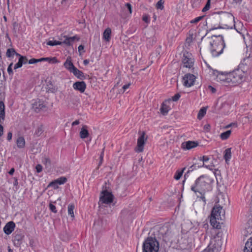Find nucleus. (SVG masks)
Listing matches in <instances>:
<instances>
[{"instance_id":"1","label":"nucleus","mask_w":252,"mask_h":252,"mask_svg":"<svg viewBox=\"0 0 252 252\" xmlns=\"http://www.w3.org/2000/svg\"><path fill=\"white\" fill-rule=\"evenodd\" d=\"M212 180L207 176L202 175L198 178L193 185L191 187V189L197 196L198 193L200 195L201 198L204 203H206L204 196L206 192L212 189L211 183Z\"/></svg>"},{"instance_id":"2","label":"nucleus","mask_w":252,"mask_h":252,"mask_svg":"<svg viewBox=\"0 0 252 252\" xmlns=\"http://www.w3.org/2000/svg\"><path fill=\"white\" fill-rule=\"evenodd\" d=\"M210 50L214 57L220 55L225 47V44L222 35H213L209 38Z\"/></svg>"},{"instance_id":"3","label":"nucleus","mask_w":252,"mask_h":252,"mask_svg":"<svg viewBox=\"0 0 252 252\" xmlns=\"http://www.w3.org/2000/svg\"><path fill=\"white\" fill-rule=\"evenodd\" d=\"M214 16L217 19L220 20V24L225 28L232 29L235 27V20L234 16L230 13L221 12L215 14Z\"/></svg>"},{"instance_id":"4","label":"nucleus","mask_w":252,"mask_h":252,"mask_svg":"<svg viewBox=\"0 0 252 252\" xmlns=\"http://www.w3.org/2000/svg\"><path fill=\"white\" fill-rule=\"evenodd\" d=\"M221 235L220 233H218L211 239L207 248L205 249V252H219L221 250Z\"/></svg>"},{"instance_id":"5","label":"nucleus","mask_w":252,"mask_h":252,"mask_svg":"<svg viewBox=\"0 0 252 252\" xmlns=\"http://www.w3.org/2000/svg\"><path fill=\"white\" fill-rule=\"evenodd\" d=\"M158 242L155 238L148 237L143 244V252H158Z\"/></svg>"},{"instance_id":"6","label":"nucleus","mask_w":252,"mask_h":252,"mask_svg":"<svg viewBox=\"0 0 252 252\" xmlns=\"http://www.w3.org/2000/svg\"><path fill=\"white\" fill-rule=\"evenodd\" d=\"M60 39L62 40L56 41V40H50L47 42V44L50 46H55L57 45H62L63 44H65L67 46L72 45L73 43L75 41H78L80 39L79 37L75 35L72 37H68L64 35L61 36Z\"/></svg>"},{"instance_id":"7","label":"nucleus","mask_w":252,"mask_h":252,"mask_svg":"<svg viewBox=\"0 0 252 252\" xmlns=\"http://www.w3.org/2000/svg\"><path fill=\"white\" fill-rule=\"evenodd\" d=\"M228 77H229L230 85H235L242 81L243 79V73L242 70L238 69L229 73Z\"/></svg>"},{"instance_id":"8","label":"nucleus","mask_w":252,"mask_h":252,"mask_svg":"<svg viewBox=\"0 0 252 252\" xmlns=\"http://www.w3.org/2000/svg\"><path fill=\"white\" fill-rule=\"evenodd\" d=\"M113 200V195L107 190L103 191L100 195L99 204L100 207H105L103 204L110 205Z\"/></svg>"},{"instance_id":"9","label":"nucleus","mask_w":252,"mask_h":252,"mask_svg":"<svg viewBox=\"0 0 252 252\" xmlns=\"http://www.w3.org/2000/svg\"><path fill=\"white\" fill-rule=\"evenodd\" d=\"M183 66L187 68H191L194 64V58L192 54L187 51H185L183 53Z\"/></svg>"},{"instance_id":"10","label":"nucleus","mask_w":252,"mask_h":252,"mask_svg":"<svg viewBox=\"0 0 252 252\" xmlns=\"http://www.w3.org/2000/svg\"><path fill=\"white\" fill-rule=\"evenodd\" d=\"M220 220H223L224 219L225 211L224 210L220 205H216L213 208L211 216H218L220 217Z\"/></svg>"},{"instance_id":"11","label":"nucleus","mask_w":252,"mask_h":252,"mask_svg":"<svg viewBox=\"0 0 252 252\" xmlns=\"http://www.w3.org/2000/svg\"><path fill=\"white\" fill-rule=\"evenodd\" d=\"M196 77L192 74L188 73L183 77V84L187 87H190L193 85Z\"/></svg>"},{"instance_id":"12","label":"nucleus","mask_w":252,"mask_h":252,"mask_svg":"<svg viewBox=\"0 0 252 252\" xmlns=\"http://www.w3.org/2000/svg\"><path fill=\"white\" fill-rule=\"evenodd\" d=\"M145 133L142 132L140 136L137 139V145L135 148V151L138 153L142 152L143 151L144 146L146 140L145 138Z\"/></svg>"},{"instance_id":"13","label":"nucleus","mask_w":252,"mask_h":252,"mask_svg":"<svg viewBox=\"0 0 252 252\" xmlns=\"http://www.w3.org/2000/svg\"><path fill=\"white\" fill-rule=\"evenodd\" d=\"M217 80L218 82L223 84L224 85H230L229 77L228 73L219 72L217 75Z\"/></svg>"},{"instance_id":"14","label":"nucleus","mask_w":252,"mask_h":252,"mask_svg":"<svg viewBox=\"0 0 252 252\" xmlns=\"http://www.w3.org/2000/svg\"><path fill=\"white\" fill-rule=\"evenodd\" d=\"M209 159L210 158L207 156H204L202 157H200V160L202 161L203 163L202 164L198 165L197 167L200 168L201 167H204L211 170H213L214 169V166L212 163H208Z\"/></svg>"},{"instance_id":"15","label":"nucleus","mask_w":252,"mask_h":252,"mask_svg":"<svg viewBox=\"0 0 252 252\" xmlns=\"http://www.w3.org/2000/svg\"><path fill=\"white\" fill-rule=\"evenodd\" d=\"M191 246V243L189 242L187 239H182L181 242L180 243V247L181 249L186 250L187 252H189Z\"/></svg>"},{"instance_id":"16","label":"nucleus","mask_w":252,"mask_h":252,"mask_svg":"<svg viewBox=\"0 0 252 252\" xmlns=\"http://www.w3.org/2000/svg\"><path fill=\"white\" fill-rule=\"evenodd\" d=\"M15 224L14 222L11 221L6 224L3 228V231L7 235H9L14 230Z\"/></svg>"},{"instance_id":"17","label":"nucleus","mask_w":252,"mask_h":252,"mask_svg":"<svg viewBox=\"0 0 252 252\" xmlns=\"http://www.w3.org/2000/svg\"><path fill=\"white\" fill-rule=\"evenodd\" d=\"M198 144L192 141H188L182 144V148L185 150H190L198 146Z\"/></svg>"},{"instance_id":"18","label":"nucleus","mask_w":252,"mask_h":252,"mask_svg":"<svg viewBox=\"0 0 252 252\" xmlns=\"http://www.w3.org/2000/svg\"><path fill=\"white\" fill-rule=\"evenodd\" d=\"M170 100H166L162 103L160 108V111L162 115H166L170 110V107L168 105V103L170 102Z\"/></svg>"},{"instance_id":"19","label":"nucleus","mask_w":252,"mask_h":252,"mask_svg":"<svg viewBox=\"0 0 252 252\" xmlns=\"http://www.w3.org/2000/svg\"><path fill=\"white\" fill-rule=\"evenodd\" d=\"M32 107L36 112H39L45 108L46 105L43 101L38 100L33 104Z\"/></svg>"},{"instance_id":"20","label":"nucleus","mask_w":252,"mask_h":252,"mask_svg":"<svg viewBox=\"0 0 252 252\" xmlns=\"http://www.w3.org/2000/svg\"><path fill=\"white\" fill-rule=\"evenodd\" d=\"M73 88L75 90L79 91L80 92L83 93L85 91L86 86L84 82H77L74 83L73 85Z\"/></svg>"},{"instance_id":"21","label":"nucleus","mask_w":252,"mask_h":252,"mask_svg":"<svg viewBox=\"0 0 252 252\" xmlns=\"http://www.w3.org/2000/svg\"><path fill=\"white\" fill-rule=\"evenodd\" d=\"M27 62L28 59L26 57L20 56L18 63L14 65V69H16L18 68L21 67L22 66L23 64H26Z\"/></svg>"},{"instance_id":"22","label":"nucleus","mask_w":252,"mask_h":252,"mask_svg":"<svg viewBox=\"0 0 252 252\" xmlns=\"http://www.w3.org/2000/svg\"><path fill=\"white\" fill-rule=\"evenodd\" d=\"M219 216H220V217H219L218 216H217V217L216 216L215 217V216L211 215L210 221L211 224L214 227L218 228L220 223L218 222V220H220V215Z\"/></svg>"},{"instance_id":"23","label":"nucleus","mask_w":252,"mask_h":252,"mask_svg":"<svg viewBox=\"0 0 252 252\" xmlns=\"http://www.w3.org/2000/svg\"><path fill=\"white\" fill-rule=\"evenodd\" d=\"M89 136V132L87 130V126H83L80 132V137L82 139H85Z\"/></svg>"},{"instance_id":"24","label":"nucleus","mask_w":252,"mask_h":252,"mask_svg":"<svg viewBox=\"0 0 252 252\" xmlns=\"http://www.w3.org/2000/svg\"><path fill=\"white\" fill-rule=\"evenodd\" d=\"M244 252H252V238H249L246 243Z\"/></svg>"},{"instance_id":"25","label":"nucleus","mask_w":252,"mask_h":252,"mask_svg":"<svg viewBox=\"0 0 252 252\" xmlns=\"http://www.w3.org/2000/svg\"><path fill=\"white\" fill-rule=\"evenodd\" d=\"M63 65L70 72H71L73 68L75 67L74 65L71 62L70 59L69 58H67V60L64 63Z\"/></svg>"},{"instance_id":"26","label":"nucleus","mask_w":252,"mask_h":252,"mask_svg":"<svg viewBox=\"0 0 252 252\" xmlns=\"http://www.w3.org/2000/svg\"><path fill=\"white\" fill-rule=\"evenodd\" d=\"M5 106L2 101H0V123H1V120L3 121L5 117L4 112Z\"/></svg>"},{"instance_id":"27","label":"nucleus","mask_w":252,"mask_h":252,"mask_svg":"<svg viewBox=\"0 0 252 252\" xmlns=\"http://www.w3.org/2000/svg\"><path fill=\"white\" fill-rule=\"evenodd\" d=\"M158 231L161 236L166 237V236L168 235L169 228L167 226H163L160 227Z\"/></svg>"},{"instance_id":"28","label":"nucleus","mask_w":252,"mask_h":252,"mask_svg":"<svg viewBox=\"0 0 252 252\" xmlns=\"http://www.w3.org/2000/svg\"><path fill=\"white\" fill-rule=\"evenodd\" d=\"M111 34V30L108 28L104 32L103 34V38L107 41H109Z\"/></svg>"},{"instance_id":"29","label":"nucleus","mask_w":252,"mask_h":252,"mask_svg":"<svg viewBox=\"0 0 252 252\" xmlns=\"http://www.w3.org/2000/svg\"><path fill=\"white\" fill-rule=\"evenodd\" d=\"M71 72L73 73L75 76L79 78L82 79L84 77L83 73L78 70L76 67L73 68Z\"/></svg>"},{"instance_id":"30","label":"nucleus","mask_w":252,"mask_h":252,"mask_svg":"<svg viewBox=\"0 0 252 252\" xmlns=\"http://www.w3.org/2000/svg\"><path fill=\"white\" fill-rule=\"evenodd\" d=\"M17 145L19 148H23L25 145V141L23 137H19L16 141Z\"/></svg>"},{"instance_id":"31","label":"nucleus","mask_w":252,"mask_h":252,"mask_svg":"<svg viewBox=\"0 0 252 252\" xmlns=\"http://www.w3.org/2000/svg\"><path fill=\"white\" fill-rule=\"evenodd\" d=\"M42 61H47L50 63H57L58 61L56 57L53 58H42L39 59V62Z\"/></svg>"},{"instance_id":"32","label":"nucleus","mask_w":252,"mask_h":252,"mask_svg":"<svg viewBox=\"0 0 252 252\" xmlns=\"http://www.w3.org/2000/svg\"><path fill=\"white\" fill-rule=\"evenodd\" d=\"M231 157V149L227 148L224 151V158L227 162L230 160Z\"/></svg>"},{"instance_id":"33","label":"nucleus","mask_w":252,"mask_h":252,"mask_svg":"<svg viewBox=\"0 0 252 252\" xmlns=\"http://www.w3.org/2000/svg\"><path fill=\"white\" fill-rule=\"evenodd\" d=\"M207 109L205 107L201 108L197 115V118L199 120H201L203 118V117L205 116L206 113Z\"/></svg>"},{"instance_id":"34","label":"nucleus","mask_w":252,"mask_h":252,"mask_svg":"<svg viewBox=\"0 0 252 252\" xmlns=\"http://www.w3.org/2000/svg\"><path fill=\"white\" fill-rule=\"evenodd\" d=\"M74 209V205L72 204H69L68 206V214L70 215L72 218H74V213L73 210Z\"/></svg>"},{"instance_id":"35","label":"nucleus","mask_w":252,"mask_h":252,"mask_svg":"<svg viewBox=\"0 0 252 252\" xmlns=\"http://www.w3.org/2000/svg\"><path fill=\"white\" fill-rule=\"evenodd\" d=\"M231 132V130H227L224 132L221 133L220 135L221 139L222 140H225L227 139L230 136Z\"/></svg>"},{"instance_id":"36","label":"nucleus","mask_w":252,"mask_h":252,"mask_svg":"<svg viewBox=\"0 0 252 252\" xmlns=\"http://www.w3.org/2000/svg\"><path fill=\"white\" fill-rule=\"evenodd\" d=\"M55 181L58 185H61L64 184L67 181V179L64 177H61Z\"/></svg>"},{"instance_id":"37","label":"nucleus","mask_w":252,"mask_h":252,"mask_svg":"<svg viewBox=\"0 0 252 252\" xmlns=\"http://www.w3.org/2000/svg\"><path fill=\"white\" fill-rule=\"evenodd\" d=\"M43 131V126H38L35 130L34 132V135H35L37 137H39L42 134Z\"/></svg>"},{"instance_id":"38","label":"nucleus","mask_w":252,"mask_h":252,"mask_svg":"<svg viewBox=\"0 0 252 252\" xmlns=\"http://www.w3.org/2000/svg\"><path fill=\"white\" fill-rule=\"evenodd\" d=\"M185 169L186 168H184L181 171L177 170L174 175V178L177 180H179L182 177L183 173Z\"/></svg>"},{"instance_id":"39","label":"nucleus","mask_w":252,"mask_h":252,"mask_svg":"<svg viewBox=\"0 0 252 252\" xmlns=\"http://www.w3.org/2000/svg\"><path fill=\"white\" fill-rule=\"evenodd\" d=\"M164 1L162 0H159L156 4V8L162 10L164 8Z\"/></svg>"},{"instance_id":"40","label":"nucleus","mask_w":252,"mask_h":252,"mask_svg":"<svg viewBox=\"0 0 252 252\" xmlns=\"http://www.w3.org/2000/svg\"><path fill=\"white\" fill-rule=\"evenodd\" d=\"M15 53V51L13 49H8L6 51V56L7 57H11Z\"/></svg>"},{"instance_id":"41","label":"nucleus","mask_w":252,"mask_h":252,"mask_svg":"<svg viewBox=\"0 0 252 252\" xmlns=\"http://www.w3.org/2000/svg\"><path fill=\"white\" fill-rule=\"evenodd\" d=\"M42 162L44 163L46 166H49L50 165L51 162L50 159L47 158H44L42 160Z\"/></svg>"},{"instance_id":"42","label":"nucleus","mask_w":252,"mask_h":252,"mask_svg":"<svg viewBox=\"0 0 252 252\" xmlns=\"http://www.w3.org/2000/svg\"><path fill=\"white\" fill-rule=\"evenodd\" d=\"M203 16L197 17L194 18V19L191 20L190 23L193 24H196L198 23L199 21H200L203 18Z\"/></svg>"},{"instance_id":"43","label":"nucleus","mask_w":252,"mask_h":252,"mask_svg":"<svg viewBox=\"0 0 252 252\" xmlns=\"http://www.w3.org/2000/svg\"><path fill=\"white\" fill-rule=\"evenodd\" d=\"M48 187H52L54 189H57L59 188V185L54 180V181H52L49 184Z\"/></svg>"},{"instance_id":"44","label":"nucleus","mask_w":252,"mask_h":252,"mask_svg":"<svg viewBox=\"0 0 252 252\" xmlns=\"http://www.w3.org/2000/svg\"><path fill=\"white\" fill-rule=\"evenodd\" d=\"M210 0H208V1L207 2L206 5L204 6V7L202 9V11L205 12V11H207L210 8Z\"/></svg>"},{"instance_id":"45","label":"nucleus","mask_w":252,"mask_h":252,"mask_svg":"<svg viewBox=\"0 0 252 252\" xmlns=\"http://www.w3.org/2000/svg\"><path fill=\"white\" fill-rule=\"evenodd\" d=\"M49 208L52 212L57 213V211L56 210V206L51 203L49 204Z\"/></svg>"},{"instance_id":"46","label":"nucleus","mask_w":252,"mask_h":252,"mask_svg":"<svg viewBox=\"0 0 252 252\" xmlns=\"http://www.w3.org/2000/svg\"><path fill=\"white\" fill-rule=\"evenodd\" d=\"M197 165H197V164L195 163V164L192 165V166H190L188 171V173L190 171H192L194 169H196L197 168H198L197 167Z\"/></svg>"},{"instance_id":"47","label":"nucleus","mask_w":252,"mask_h":252,"mask_svg":"<svg viewBox=\"0 0 252 252\" xmlns=\"http://www.w3.org/2000/svg\"><path fill=\"white\" fill-rule=\"evenodd\" d=\"M180 96H181V95L179 94H177L175 95H174L173 96H172V100L174 101H176L179 99Z\"/></svg>"},{"instance_id":"48","label":"nucleus","mask_w":252,"mask_h":252,"mask_svg":"<svg viewBox=\"0 0 252 252\" xmlns=\"http://www.w3.org/2000/svg\"><path fill=\"white\" fill-rule=\"evenodd\" d=\"M13 65L12 63H11L9 65L8 67L7 68V72L9 75H12L13 74V71L12 69V66Z\"/></svg>"},{"instance_id":"49","label":"nucleus","mask_w":252,"mask_h":252,"mask_svg":"<svg viewBox=\"0 0 252 252\" xmlns=\"http://www.w3.org/2000/svg\"><path fill=\"white\" fill-rule=\"evenodd\" d=\"M35 168H36V171L38 173H40L42 170V166L40 164H37Z\"/></svg>"},{"instance_id":"50","label":"nucleus","mask_w":252,"mask_h":252,"mask_svg":"<svg viewBox=\"0 0 252 252\" xmlns=\"http://www.w3.org/2000/svg\"><path fill=\"white\" fill-rule=\"evenodd\" d=\"M143 20L147 23H148L149 22H150V18H149V16H148V15H144L143 17Z\"/></svg>"},{"instance_id":"51","label":"nucleus","mask_w":252,"mask_h":252,"mask_svg":"<svg viewBox=\"0 0 252 252\" xmlns=\"http://www.w3.org/2000/svg\"><path fill=\"white\" fill-rule=\"evenodd\" d=\"M39 62V59H32L29 61V63L33 64Z\"/></svg>"},{"instance_id":"52","label":"nucleus","mask_w":252,"mask_h":252,"mask_svg":"<svg viewBox=\"0 0 252 252\" xmlns=\"http://www.w3.org/2000/svg\"><path fill=\"white\" fill-rule=\"evenodd\" d=\"M126 6L127 8V9L129 12V13L131 14L132 13V6H131V4L129 3H126Z\"/></svg>"},{"instance_id":"53","label":"nucleus","mask_w":252,"mask_h":252,"mask_svg":"<svg viewBox=\"0 0 252 252\" xmlns=\"http://www.w3.org/2000/svg\"><path fill=\"white\" fill-rule=\"evenodd\" d=\"M84 46L82 45H80L78 47V51L80 53V54H81V53L82 52H84Z\"/></svg>"},{"instance_id":"54","label":"nucleus","mask_w":252,"mask_h":252,"mask_svg":"<svg viewBox=\"0 0 252 252\" xmlns=\"http://www.w3.org/2000/svg\"><path fill=\"white\" fill-rule=\"evenodd\" d=\"M210 125L209 124H206L204 126V129L208 131L210 129Z\"/></svg>"},{"instance_id":"55","label":"nucleus","mask_w":252,"mask_h":252,"mask_svg":"<svg viewBox=\"0 0 252 252\" xmlns=\"http://www.w3.org/2000/svg\"><path fill=\"white\" fill-rule=\"evenodd\" d=\"M130 85V84H129V83L125 85L123 87V92H124L127 89H128L129 88Z\"/></svg>"},{"instance_id":"56","label":"nucleus","mask_w":252,"mask_h":252,"mask_svg":"<svg viewBox=\"0 0 252 252\" xmlns=\"http://www.w3.org/2000/svg\"><path fill=\"white\" fill-rule=\"evenodd\" d=\"M12 137V134L11 132H9L7 134V140L10 141L11 140Z\"/></svg>"},{"instance_id":"57","label":"nucleus","mask_w":252,"mask_h":252,"mask_svg":"<svg viewBox=\"0 0 252 252\" xmlns=\"http://www.w3.org/2000/svg\"><path fill=\"white\" fill-rule=\"evenodd\" d=\"M209 89H210V90L213 93H214L216 92V90L215 88H213V87L210 86L209 87Z\"/></svg>"},{"instance_id":"58","label":"nucleus","mask_w":252,"mask_h":252,"mask_svg":"<svg viewBox=\"0 0 252 252\" xmlns=\"http://www.w3.org/2000/svg\"><path fill=\"white\" fill-rule=\"evenodd\" d=\"M79 123H80V122L79 120H76L72 123V126H76V125L79 124Z\"/></svg>"},{"instance_id":"59","label":"nucleus","mask_w":252,"mask_h":252,"mask_svg":"<svg viewBox=\"0 0 252 252\" xmlns=\"http://www.w3.org/2000/svg\"><path fill=\"white\" fill-rule=\"evenodd\" d=\"M103 155H104V149L103 150V151L102 152V153L100 155V163H101V162H102V161L103 159Z\"/></svg>"},{"instance_id":"60","label":"nucleus","mask_w":252,"mask_h":252,"mask_svg":"<svg viewBox=\"0 0 252 252\" xmlns=\"http://www.w3.org/2000/svg\"><path fill=\"white\" fill-rule=\"evenodd\" d=\"M22 237L20 235H16L15 236V239L19 241L21 239Z\"/></svg>"},{"instance_id":"61","label":"nucleus","mask_w":252,"mask_h":252,"mask_svg":"<svg viewBox=\"0 0 252 252\" xmlns=\"http://www.w3.org/2000/svg\"><path fill=\"white\" fill-rule=\"evenodd\" d=\"M15 171V169L14 168H12L9 171V174L11 175H12Z\"/></svg>"},{"instance_id":"62","label":"nucleus","mask_w":252,"mask_h":252,"mask_svg":"<svg viewBox=\"0 0 252 252\" xmlns=\"http://www.w3.org/2000/svg\"><path fill=\"white\" fill-rule=\"evenodd\" d=\"M89 63V61L88 60H85L83 61V63L86 65Z\"/></svg>"},{"instance_id":"63","label":"nucleus","mask_w":252,"mask_h":252,"mask_svg":"<svg viewBox=\"0 0 252 252\" xmlns=\"http://www.w3.org/2000/svg\"><path fill=\"white\" fill-rule=\"evenodd\" d=\"M236 126V124H235V123H232V124H231L229 125H228V126H227L226 127H230V126Z\"/></svg>"},{"instance_id":"64","label":"nucleus","mask_w":252,"mask_h":252,"mask_svg":"<svg viewBox=\"0 0 252 252\" xmlns=\"http://www.w3.org/2000/svg\"><path fill=\"white\" fill-rule=\"evenodd\" d=\"M18 184V181L17 179L15 180V181L14 183V185H17Z\"/></svg>"}]
</instances>
